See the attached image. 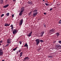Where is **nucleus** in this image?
<instances>
[{
	"label": "nucleus",
	"mask_w": 61,
	"mask_h": 61,
	"mask_svg": "<svg viewBox=\"0 0 61 61\" xmlns=\"http://www.w3.org/2000/svg\"><path fill=\"white\" fill-rule=\"evenodd\" d=\"M37 12V10H35L33 12V17H35V16L37 15L38 12Z\"/></svg>",
	"instance_id": "f257e3e1"
},
{
	"label": "nucleus",
	"mask_w": 61,
	"mask_h": 61,
	"mask_svg": "<svg viewBox=\"0 0 61 61\" xmlns=\"http://www.w3.org/2000/svg\"><path fill=\"white\" fill-rule=\"evenodd\" d=\"M24 7H22L21 8V10L20 12V13L19 14V15L20 16H21L22 15V14H23V12L24 11Z\"/></svg>",
	"instance_id": "f03ea898"
},
{
	"label": "nucleus",
	"mask_w": 61,
	"mask_h": 61,
	"mask_svg": "<svg viewBox=\"0 0 61 61\" xmlns=\"http://www.w3.org/2000/svg\"><path fill=\"white\" fill-rule=\"evenodd\" d=\"M55 32V30L52 29L49 30V33L50 34V35H51V34L54 33Z\"/></svg>",
	"instance_id": "7ed1b4c3"
},
{
	"label": "nucleus",
	"mask_w": 61,
	"mask_h": 61,
	"mask_svg": "<svg viewBox=\"0 0 61 61\" xmlns=\"http://www.w3.org/2000/svg\"><path fill=\"white\" fill-rule=\"evenodd\" d=\"M35 41L36 42V45H38L40 43V40L39 39H36Z\"/></svg>",
	"instance_id": "20e7f679"
},
{
	"label": "nucleus",
	"mask_w": 61,
	"mask_h": 61,
	"mask_svg": "<svg viewBox=\"0 0 61 61\" xmlns=\"http://www.w3.org/2000/svg\"><path fill=\"white\" fill-rule=\"evenodd\" d=\"M3 50L1 49H0V56H1L3 55Z\"/></svg>",
	"instance_id": "39448f33"
},
{
	"label": "nucleus",
	"mask_w": 61,
	"mask_h": 61,
	"mask_svg": "<svg viewBox=\"0 0 61 61\" xmlns=\"http://www.w3.org/2000/svg\"><path fill=\"white\" fill-rule=\"evenodd\" d=\"M17 31L15 29H14L13 30V34L14 35H15V34H16L17 33Z\"/></svg>",
	"instance_id": "423d86ee"
},
{
	"label": "nucleus",
	"mask_w": 61,
	"mask_h": 61,
	"mask_svg": "<svg viewBox=\"0 0 61 61\" xmlns=\"http://www.w3.org/2000/svg\"><path fill=\"white\" fill-rule=\"evenodd\" d=\"M23 23V19H22L20 20V25H21Z\"/></svg>",
	"instance_id": "0eeeda50"
},
{
	"label": "nucleus",
	"mask_w": 61,
	"mask_h": 61,
	"mask_svg": "<svg viewBox=\"0 0 61 61\" xmlns=\"http://www.w3.org/2000/svg\"><path fill=\"white\" fill-rule=\"evenodd\" d=\"M10 25V23L8 24V23H5V24L4 26H6V27H7V26H9Z\"/></svg>",
	"instance_id": "6e6552de"
},
{
	"label": "nucleus",
	"mask_w": 61,
	"mask_h": 61,
	"mask_svg": "<svg viewBox=\"0 0 61 61\" xmlns=\"http://www.w3.org/2000/svg\"><path fill=\"white\" fill-rule=\"evenodd\" d=\"M28 59H29V58L28 57H26L24 58V60H23L24 61H26Z\"/></svg>",
	"instance_id": "1a4fd4ad"
},
{
	"label": "nucleus",
	"mask_w": 61,
	"mask_h": 61,
	"mask_svg": "<svg viewBox=\"0 0 61 61\" xmlns=\"http://www.w3.org/2000/svg\"><path fill=\"white\" fill-rule=\"evenodd\" d=\"M45 33V32L44 31H42L41 33V35L40 36H43V35H44V34Z\"/></svg>",
	"instance_id": "9d476101"
},
{
	"label": "nucleus",
	"mask_w": 61,
	"mask_h": 61,
	"mask_svg": "<svg viewBox=\"0 0 61 61\" xmlns=\"http://www.w3.org/2000/svg\"><path fill=\"white\" fill-rule=\"evenodd\" d=\"M32 33V31L30 33H29L28 35H27V36L30 37V36H31V34Z\"/></svg>",
	"instance_id": "9b49d317"
},
{
	"label": "nucleus",
	"mask_w": 61,
	"mask_h": 61,
	"mask_svg": "<svg viewBox=\"0 0 61 61\" xmlns=\"http://www.w3.org/2000/svg\"><path fill=\"white\" fill-rule=\"evenodd\" d=\"M11 29L12 31H13V30H14V27H13V25H11Z\"/></svg>",
	"instance_id": "f8f14e48"
},
{
	"label": "nucleus",
	"mask_w": 61,
	"mask_h": 61,
	"mask_svg": "<svg viewBox=\"0 0 61 61\" xmlns=\"http://www.w3.org/2000/svg\"><path fill=\"white\" fill-rule=\"evenodd\" d=\"M8 6H9V5L7 4L6 5L4 6H3V7L4 8H6V7H8Z\"/></svg>",
	"instance_id": "ddd939ff"
},
{
	"label": "nucleus",
	"mask_w": 61,
	"mask_h": 61,
	"mask_svg": "<svg viewBox=\"0 0 61 61\" xmlns=\"http://www.w3.org/2000/svg\"><path fill=\"white\" fill-rule=\"evenodd\" d=\"M10 39H9L7 40V41L8 44H10Z\"/></svg>",
	"instance_id": "4468645a"
},
{
	"label": "nucleus",
	"mask_w": 61,
	"mask_h": 61,
	"mask_svg": "<svg viewBox=\"0 0 61 61\" xmlns=\"http://www.w3.org/2000/svg\"><path fill=\"white\" fill-rule=\"evenodd\" d=\"M3 3H4V1H3V0H1L0 3L1 4H3Z\"/></svg>",
	"instance_id": "2eb2a0df"
},
{
	"label": "nucleus",
	"mask_w": 61,
	"mask_h": 61,
	"mask_svg": "<svg viewBox=\"0 0 61 61\" xmlns=\"http://www.w3.org/2000/svg\"><path fill=\"white\" fill-rule=\"evenodd\" d=\"M48 57H49L50 58H53V57L52 56L48 55Z\"/></svg>",
	"instance_id": "dca6fc26"
},
{
	"label": "nucleus",
	"mask_w": 61,
	"mask_h": 61,
	"mask_svg": "<svg viewBox=\"0 0 61 61\" xmlns=\"http://www.w3.org/2000/svg\"><path fill=\"white\" fill-rule=\"evenodd\" d=\"M28 4H32V2H31V1L30 0V1L28 2Z\"/></svg>",
	"instance_id": "f3484780"
},
{
	"label": "nucleus",
	"mask_w": 61,
	"mask_h": 61,
	"mask_svg": "<svg viewBox=\"0 0 61 61\" xmlns=\"http://www.w3.org/2000/svg\"><path fill=\"white\" fill-rule=\"evenodd\" d=\"M24 46L25 47H27V46H28V45H27V43H26Z\"/></svg>",
	"instance_id": "a211bd4d"
},
{
	"label": "nucleus",
	"mask_w": 61,
	"mask_h": 61,
	"mask_svg": "<svg viewBox=\"0 0 61 61\" xmlns=\"http://www.w3.org/2000/svg\"><path fill=\"white\" fill-rule=\"evenodd\" d=\"M22 55H23V52H21L20 53V57H21V56H22Z\"/></svg>",
	"instance_id": "6ab92c4d"
},
{
	"label": "nucleus",
	"mask_w": 61,
	"mask_h": 61,
	"mask_svg": "<svg viewBox=\"0 0 61 61\" xmlns=\"http://www.w3.org/2000/svg\"><path fill=\"white\" fill-rule=\"evenodd\" d=\"M56 36H59V35H60V34H59V33H57L56 34Z\"/></svg>",
	"instance_id": "aec40b11"
},
{
	"label": "nucleus",
	"mask_w": 61,
	"mask_h": 61,
	"mask_svg": "<svg viewBox=\"0 0 61 61\" xmlns=\"http://www.w3.org/2000/svg\"><path fill=\"white\" fill-rule=\"evenodd\" d=\"M6 15L7 16H9V13H7L6 14Z\"/></svg>",
	"instance_id": "412c9836"
},
{
	"label": "nucleus",
	"mask_w": 61,
	"mask_h": 61,
	"mask_svg": "<svg viewBox=\"0 0 61 61\" xmlns=\"http://www.w3.org/2000/svg\"><path fill=\"white\" fill-rule=\"evenodd\" d=\"M40 42L41 43H42V42H44V41L42 40H40Z\"/></svg>",
	"instance_id": "4be33fe9"
},
{
	"label": "nucleus",
	"mask_w": 61,
	"mask_h": 61,
	"mask_svg": "<svg viewBox=\"0 0 61 61\" xmlns=\"http://www.w3.org/2000/svg\"><path fill=\"white\" fill-rule=\"evenodd\" d=\"M16 49H17L16 48H15V49H13V50H14V51H15V50H16Z\"/></svg>",
	"instance_id": "5701e85b"
},
{
	"label": "nucleus",
	"mask_w": 61,
	"mask_h": 61,
	"mask_svg": "<svg viewBox=\"0 0 61 61\" xmlns=\"http://www.w3.org/2000/svg\"><path fill=\"white\" fill-rule=\"evenodd\" d=\"M4 14H2L1 15V17H3V16H4Z\"/></svg>",
	"instance_id": "b1692460"
},
{
	"label": "nucleus",
	"mask_w": 61,
	"mask_h": 61,
	"mask_svg": "<svg viewBox=\"0 0 61 61\" xmlns=\"http://www.w3.org/2000/svg\"><path fill=\"white\" fill-rule=\"evenodd\" d=\"M43 26L44 27H45V28L46 27V26L45 25V24H44L43 25Z\"/></svg>",
	"instance_id": "393cba45"
},
{
	"label": "nucleus",
	"mask_w": 61,
	"mask_h": 61,
	"mask_svg": "<svg viewBox=\"0 0 61 61\" xmlns=\"http://www.w3.org/2000/svg\"><path fill=\"white\" fill-rule=\"evenodd\" d=\"M59 24H61V20L59 21Z\"/></svg>",
	"instance_id": "a878e982"
},
{
	"label": "nucleus",
	"mask_w": 61,
	"mask_h": 61,
	"mask_svg": "<svg viewBox=\"0 0 61 61\" xmlns=\"http://www.w3.org/2000/svg\"><path fill=\"white\" fill-rule=\"evenodd\" d=\"M59 42L60 44H61V41H59Z\"/></svg>",
	"instance_id": "bb28decb"
},
{
	"label": "nucleus",
	"mask_w": 61,
	"mask_h": 61,
	"mask_svg": "<svg viewBox=\"0 0 61 61\" xmlns=\"http://www.w3.org/2000/svg\"><path fill=\"white\" fill-rule=\"evenodd\" d=\"M45 4L46 5H49L48 4H47L46 3H45Z\"/></svg>",
	"instance_id": "cd10ccee"
},
{
	"label": "nucleus",
	"mask_w": 61,
	"mask_h": 61,
	"mask_svg": "<svg viewBox=\"0 0 61 61\" xmlns=\"http://www.w3.org/2000/svg\"><path fill=\"white\" fill-rule=\"evenodd\" d=\"M19 43L20 45H21L22 44V42H21V41H19Z\"/></svg>",
	"instance_id": "c85d7f7f"
},
{
	"label": "nucleus",
	"mask_w": 61,
	"mask_h": 61,
	"mask_svg": "<svg viewBox=\"0 0 61 61\" xmlns=\"http://www.w3.org/2000/svg\"><path fill=\"white\" fill-rule=\"evenodd\" d=\"M12 18H13V17H14V15H12Z\"/></svg>",
	"instance_id": "c756f323"
},
{
	"label": "nucleus",
	"mask_w": 61,
	"mask_h": 61,
	"mask_svg": "<svg viewBox=\"0 0 61 61\" xmlns=\"http://www.w3.org/2000/svg\"><path fill=\"white\" fill-rule=\"evenodd\" d=\"M2 42H3V41H0V43H2Z\"/></svg>",
	"instance_id": "7c9ffc66"
},
{
	"label": "nucleus",
	"mask_w": 61,
	"mask_h": 61,
	"mask_svg": "<svg viewBox=\"0 0 61 61\" xmlns=\"http://www.w3.org/2000/svg\"><path fill=\"white\" fill-rule=\"evenodd\" d=\"M52 9H53V8H51L50 9V10L52 11Z\"/></svg>",
	"instance_id": "2f4dec72"
},
{
	"label": "nucleus",
	"mask_w": 61,
	"mask_h": 61,
	"mask_svg": "<svg viewBox=\"0 0 61 61\" xmlns=\"http://www.w3.org/2000/svg\"><path fill=\"white\" fill-rule=\"evenodd\" d=\"M60 46H59V45L58 46H57V47H60Z\"/></svg>",
	"instance_id": "473e14b6"
},
{
	"label": "nucleus",
	"mask_w": 61,
	"mask_h": 61,
	"mask_svg": "<svg viewBox=\"0 0 61 61\" xmlns=\"http://www.w3.org/2000/svg\"><path fill=\"white\" fill-rule=\"evenodd\" d=\"M9 45V44H7L6 45V46H7Z\"/></svg>",
	"instance_id": "72a5a7b5"
},
{
	"label": "nucleus",
	"mask_w": 61,
	"mask_h": 61,
	"mask_svg": "<svg viewBox=\"0 0 61 61\" xmlns=\"http://www.w3.org/2000/svg\"><path fill=\"white\" fill-rule=\"evenodd\" d=\"M21 52V51H20V50H19V52Z\"/></svg>",
	"instance_id": "f704fd0d"
},
{
	"label": "nucleus",
	"mask_w": 61,
	"mask_h": 61,
	"mask_svg": "<svg viewBox=\"0 0 61 61\" xmlns=\"http://www.w3.org/2000/svg\"><path fill=\"white\" fill-rule=\"evenodd\" d=\"M13 1L14 2H15L16 1V0H13Z\"/></svg>",
	"instance_id": "c9c22d12"
},
{
	"label": "nucleus",
	"mask_w": 61,
	"mask_h": 61,
	"mask_svg": "<svg viewBox=\"0 0 61 61\" xmlns=\"http://www.w3.org/2000/svg\"><path fill=\"white\" fill-rule=\"evenodd\" d=\"M40 50V49L39 48V49L38 50V51H39V50Z\"/></svg>",
	"instance_id": "e433bc0d"
},
{
	"label": "nucleus",
	"mask_w": 61,
	"mask_h": 61,
	"mask_svg": "<svg viewBox=\"0 0 61 61\" xmlns=\"http://www.w3.org/2000/svg\"><path fill=\"white\" fill-rule=\"evenodd\" d=\"M44 15H46V13H44Z\"/></svg>",
	"instance_id": "4c0bfd02"
},
{
	"label": "nucleus",
	"mask_w": 61,
	"mask_h": 61,
	"mask_svg": "<svg viewBox=\"0 0 61 61\" xmlns=\"http://www.w3.org/2000/svg\"><path fill=\"white\" fill-rule=\"evenodd\" d=\"M2 61H5V60H2Z\"/></svg>",
	"instance_id": "58836bf2"
},
{
	"label": "nucleus",
	"mask_w": 61,
	"mask_h": 61,
	"mask_svg": "<svg viewBox=\"0 0 61 61\" xmlns=\"http://www.w3.org/2000/svg\"><path fill=\"white\" fill-rule=\"evenodd\" d=\"M27 47V48H28V47H27H27Z\"/></svg>",
	"instance_id": "ea45409f"
},
{
	"label": "nucleus",
	"mask_w": 61,
	"mask_h": 61,
	"mask_svg": "<svg viewBox=\"0 0 61 61\" xmlns=\"http://www.w3.org/2000/svg\"><path fill=\"white\" fill-rule=\"evenodd\" d=\"M16 48H16H17V47H16V48Z\"/></svg>",
	"instance_id": "a19ab883"
},
{
	"label": "nucleus",
	"mask_w": 61,
	"mask_h": 61,
	"mask_svg": "<svg viewBox=\"0 0 61 61\" xmlns=\"http://www.w3.org/2000/svg\"><path fill=\"white\" fill-rule=\"evenodd\" d=\"M1 44L0 43V46H1Z\"/></svg>",
	"instance_id": "79ce46f5"
},
{
	"label": "nucleus",
	"mask_w": 61,
	"mask_h": 61,
	"mask_svg": "<svg viewBox=\"0 0 61 61\" xmlns=\"http://www.w3.org/2000/svg\"><path fill=\"white\" fill-rule=\"evenodd\" d=\"M60 47H61V46H60ZM60 49H61V47H60Z\"/></svg>",
	"instance_id": "37998d69"
},
{
	"label": "nucleus",
	"mask_w": 61,
	"mask_h": 61,
	"mask_svg": "<svg viewBox=\"0 0 61 61\" xmlns=\"http://www.w3.org/2000/svg\"><path fill=\"white\" fill-rule=\"evenodd\" d=\"M44 1V0H43V1Z\"/></svg>",
	"instance_id": "c03bdc74"
},
{
	"label": "nucleus",
	"mask_w": 61,
	"mask_h": 61,
	"mask_svg": "<svg viewBox=\"0 0 61 61\" xmlns=\"http://www.w3.org/2000/svg\"><path fill=\"white\" fill-rule=\"evenodd\" d=\"M31 12H30V14H31Z\"/></svg>",
	"instance_id": "a18cd8bd"
},
{
	"label": "nucleus",
	"mask_w": 61,
	"mask_h": 61,
	"mask_svg": "<svg viewBox=\"0 0 61 61\" xmlns=\"http://www.w3.org/2000/svg\"><path fill=\"white\" fill-rule=\"evenodd\" d=\"M18 53V51H17V53Z\"/></svg>",
	"instance_id": "49530a36"
}]
</instances>
